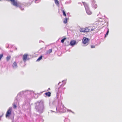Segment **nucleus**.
Returning <instances> with one entry per match:
<instances>
[{"label": "nucleus", "instance_id": "nucleus-1", "mask_svg": "<svg viewBox=\"0 0 122 122\" xmlns=\"http://www.w3.org/2000/svg\"><path fill=\"white\" fill-rule=\"evenodd\" d=\"M7 1H10L11 4L14 6L16 7H19L22 10H23L24 9V8H22V7L21 6V4L19 2H18L17 0H6Z\"/></svg>", "mask_w": 122, "mask_h": 122}, {"label": "nucleus", "instance_id": "nucleus-2", "mask_svg": "<svg viewBox=\"0 0 122 122\" xmlns=\"http://www.w3.org/2000/svg\"><path fill=\"white\" fill-rule=\"evenodd\" d=\"M12 111V107H9V109L7 112L5 116L6 117H9L11 115Z\"/></svg>", "mask_w": 122, "mask_h": 122}, {"label": "nucleus", "instance_id": "nucleus-3", "mask_svg": "<svg viewBox=\"0 0 122 122\" xmlns=\"http://www.w3.org/2000/svg\"><path fill=\"white\" fill-rule=\"evenodd\" d=\"M97 26L94 25H93L89 26L90 31H93L97 28Z\"/></svg>", "mask_w": 122, "mask_h": 122}, {"label": "nucleus", "instance_id": "nucleus-4", "mask_svg": "<svg viewBox=\"0 0 122 122\" xmlns=\"http://www.w3.org/2000/svg\"><path fill=\"white\" fill-rule=\"evenodd\" d=\"M89 39L87 38H84L82 40L83 43L84 44H86L89 41Z\"/></svg>", "mask_w": 122, "mask_h": 122}, {"label": "nucleus", "instance_id": "nucleus-5", "mask_svg": "<svg viewBox=\"0 0 122 122\" xmlns=\"http://www.w3.org/2000/svg\"><path fill=\"white\" fill-rule=\"evenodd\" d=\"M82 3L85 7L86 10L89 8L88 5L85 2H82Z\"/></svg>", "mask_w": 122, "mask_h": 122}, {"label": "nucleus", "instance_id": "nucleus-6", "mask_svg": "<svg viewBox=\"0 0 122 122\" xmlns=\"http://www.w3.org/2000/svg\"><path fill=\"white\" fill-rule=\"evenodd\" d=\"M28 56V55L26 54H24L23 56V60L24 61H26V60L27 57Z\"/></svg>", "mask_w": 122, "mask_h": 122}, {"label": "nucleus", "instance_id": "nucleus-7", "mask_svg": "<svg viewBox=\"0 0 122 122\" xmlns=\"http://www.w3.org/2000/svg\"><path fill=\"white\" fill-rule=\"evenodd\" d=\"M13 67V68H16L17 67L16 62V61H15L12 65Z\"/></svg>", "mask_w": 122, "mask_h": 122}, {"label": "nucleus", "instance_id": "nucleus-8", "mask_svg": "<svg viewBox=\"0 0 122 122\" xmlns=\"http://www.w3.org/2000/svg\"><path fill=\"white\" fill-rule=\"evenodd\" d=\"M86 13L88 15H91L92 14V12L90 10L89 8L86 10Z\"/></svg>", "mask_w": 122, "mask_h": 122}, {"label": "nucleus", "instance_id": "nucleus-9", "mask_svg": "<svg viewBox=\"0 0 122 122\" xmlns=\"http://www.w3.org/2000/svg\"><path fill=\"white\" fill-rule=\"evenodd\" d=\"M76 41L75 40H71L70 42V44L71 46H73L76 43Z\"/></svg>", "mask_w": 122, "mask_h": 122}, {"label": "nucleus", "instance_id": "nucleus-10", "mask_svg": "<svg viewBox=\"0 0 122 122\" xmlns=\"http://www.w3.org/2000/svg\"><path fill=\"white\" fill-rule=\"evenodd\" d=\"M85 32L90 31L89 27L84 28Z\"/></svg>", "mask_w": 122, "mask_h": 122}, {"label": "nucleus", "instance_id": "nucleus-11", "mask_svg": "<svg viewBox=\"0 0 122 122\" xmlns=\"http://www.w3.org/2000/svg\"><path fill=\"white\" fill-rule=\"evenodd\" d=\"M45 94L46 96L50 97L51 96V93L50 92H48L45 93Z\"/></svg>", "mask_w": 122, "mask_h": 122}, {"label": "nucleus", "instance_id": "nucleus-12", "mask_svg": "<svg viewBox=\"0 0 122 122\" xmlns=\"http://www.w3.org/2000/svg\"><path fill=\"white\" fill-rule=\"evenodd\" d=\"M68 19L67 18H64L63 19V23L64 24H66L67 23V20Z\"/></svg>", "mask_w": 122, "mask_h": 122}, {"label": "nucleus", "instance_id": "nucleus-13", "mask_svg": "<svg viewBox=\"0 0 122 122\" xmlns=\"http://www.w3.org/2000/svg\"><path fill=\"white\" fill-rule=\"evenodd\" d=\"M94 9H95L97 7V5L95 4L94 3L92 5Z\"/></svg>", "mask_w": 122, "mask_h": 122}, {"label": "nucleus", "instance_id": "nucleus-14", "mask_svg": "<svg viewBox=\"0 0 122 122\" xmlns=\"http://www.w3.org/2000/svg\"><path fill=\"white\" fill-rule=\"evenodd\" d=\"M84 30V28H82L80 29V31L81 32H85Z\"/></svg>", "mask_w": 122, "mask_h": 122}, {"label": "nucleus", "instance_id": "nucleus-15", "mask_svg": "<svg viewBox=\"0 0 122 122\" xmlns=\"http://www.w3.org/2000/svg\"><path fill=\"white\" fill-rule=\"evenodd\" d=\"M43 56H41L38 59L36 60L37 61H40L42 59V58Z\"/></svg>", "mask_w": 122, "mask_h": 122}, {"label": "nucleus", "instance_id": "nucleus-16", "mask_svg": "<svg viewBox=\"0 0 122 122\" xmlns=\"http://www.w3.org/2000/svg\"><path fill=\"white\" fill-rule=\"evenodd\" d=\"M56 4L57 5L59 4V3L58 1V0H54Z\"/></svg>", "mask_w": 122, "mask_h": 122}, {"label": "nucleus", "instance_id": "nucleus-17", "mask_svg": "<svg viewBox=\"0 0 122 122\" xmlns=\"http://www.w3.org/2000/svg\"><path fill=\"white\" fill-rule=\"evenodd\" d=\"M10 58H11V56H7L6 57V58L7 61H9V60L10 59Z\"/></svg>", "mask_w": 122, "mask_h": 122}, {"label": "nucleus", "instance_id": "nucleus-18", "mask_svg": "<svg viewBox=\"0 0 122 122\" xmlns=\"http://www.w3.org/2000/svg\"><path fill=\"white\" fill-rule=\"evenodd\" d=\"M66 38H64L61 40V41L62 43H63L65 40L66 39Z\"/></svg>", "mask_w": 122, "mask_h": 122}, {"label": "nucleus", "instance_id": "nucleus-19", "mask_svg": "<svg viewBox=\"0 0 122 122\" xmlns=\"http://www.w3.org/2000/svg\"><path fill=\"white\" fill-rule=\"evenodd\" d=\"M62 12L63 14V15L65 16H66V14L65 13V12L64 10H62Z\"/></svg>", "mask_w": 122, "mask_h": 122}, {"label": "nucleus", "instance_id": "nucleus-20", "mask_svg": "<svg viewBox=\"0 0 122 122\" xmlns=\"http://www.w3.org/2000/svg\"><path fill=\"white\" fill-rule=\"evenodd\" d=\"M52 50L51 49H49L48 51V53H50L52 52Z\"/></svg>", "mask_w": 122, "mask_h": 122}, {"label": "nucleus", "instance_id": "nucleus-21", "mask_svg": "<svg viewBox=\"0 0 122 122\" xmlns=\"http://www.w3.org/2000/svg\"><path fill=\"white\" fill-rule=\"evenodd\" d=\"M109 32V29H108L106 33L105 34V37H106V36H107L108 35Z\"/></svg>", "mask_w": 122, "mask_h": 122}, {"label": "nucleus", "instance_id": "nucleus-22", "mask_svg": "<svg viewBox=\"0 0 122 122\" xmlns=\"http://www.w3.org/2000/svg\"><path fill=\"white\" fill-rule=\"evenodd\" d=\"M3 54H0V61L1 60L2 58L3 57Z\"/></svg>", "mask_w": 122, "mask_h": 122}, {"label": "nucleus", "instance_id": "nucleus-23", "mask_svg": "<svg viewBox=\"0 0 122 122\" xmlns=\"http://www.w3.org/2000/svg\"><path fill=\"white\" fill-rule=\"evenodd\" d=\"M13 107L14 108H16L17 107L16 105L15 104H13Z\"/></svg>", "mask_w": 122, "mask_h": 122}, {"label": "nucleus", "instance_id": "nucleus-24", "mask_svg": "<svg viewBox=\"0 0 122 122\" xmlns=\"http://www.w3.org/2000/svg\"><path fill=\"white\" fill-rule=\"evenodd\" d=\"M91 48H95V46L94 45H91Z\"/></svg>", "mask_w": 122, "mask_h": 122}, {"label": "nucleus", "instance_id": "nucleus-25", "mask_svg": "<svg viewBox=\"0 0 122 122\" xmlns=\"http://www.w3.org/2000/svg\"><path fill=\"white\" fill-rule=\"evenodd\" d=\"M48 90H50V88H49L48 89Z\"/></svg>", "mask_w": 122, "mask_h": 122}, {"label": "nucleus", "instance_id": "nucleus-26", "mask_svg": "<svg viewBox=\"0 0 122 122\" xmlns=\"http://www.w3.org/2000/svg\"><path fill=\"white\" fill-rule=\"evenodd\" d=\"M65 83L63 85H62V86H63L65 85Z\"/></svg>", "mask_w": 122, "mask_h": 122}, {"label": "nucleus", "instance_id": "nucleus-27", "mask_svg": "<svg viewBox=\"0 0 122 122\" xmlns=\"http://www.w3.org/2000/svg\"><path fill=\"white\" fill-rule=\"evenodd\" d=\"M61 83V82H59V85L60 84V83Z\"/></svg>", "mask_w": 122, "mask_h": 122}, {"label": "nucleus", "instance_id": "nucleus-28", "mask_svg": "<svg viewBox=\"0 0 122 122\" xmlns=\"http://www.w3.org/2000/svg\"><path fill=\"white\" fill-rule=\"evenodd\" d=\"M1 0H0V1Z\"/></svg>", "mask_w": 122, "mask_h": 122}]
</instances>
